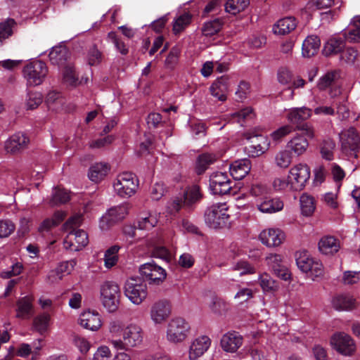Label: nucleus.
<instances>
[{"instance_id": "obj_1", "label": "nucleus", "mask_w": 360, "mask_h": 360, "mask_svg": "<svg viewBox=\"0 0 360 360\" xmlns=\"http://www.w3.org/2000/svg\"><path fill=\"white\" fill-rule=\"evenodd\" d=\"M108 343L115 350L128 351L141 345L143 340V330L136 323H130L124 326L116 319L108 323Z\"/></svg>"}, {"instance_id": "obj_2", "label": "nucleus", "mask_w": 360, "mask_h": 360, "mask_svg": "<svg viewBox=\"0 0 360 360\" xmlns=\"http://www.w3.org/2000/svg\"><path fill=\"white\" fill-rule=\"evenodd\" d=\"M202 198V194L199 186L193 184L187 186L182 197L175 198L169 203L168 209L171 213L178 212L181 208H193Z\"/></svg>"}, {"instance_id": "obj_3", "label": "nucleus", "mask_w": 360, "mask_h": 360, "mask_svg": "<svg viewBox=\"0 0 360 360\" xmlns=\"http://www.w3.org/2000/svg\"><path fill=\"white\" fill-rule=\"evenodd\" d=\"M121 292L117 284L107 281L100 288V300L103 307L109 313L115 312L120 305Z\"/></svg>"}, {"instance_id": "obj_4", "label": "nucleus", "mask_w": 360, "mask_h": 360, "mask_svg": "<svg viewBox=\"0 0 360 360\" xmlns=\"http://www.w3.org/2000/svg\"><path fill=\"white\" fill-rule=\"evenodd\" d=\"M138 186L136 176L131 172L119 174L112 182L114 193L122 198H128L134 195Z\"/></svg>"}, {"instance_id": "obj_5", "label": "nucleus", "mask_w": 360, "mask_h": 360, "mask_svg": "<svg viewBox=\"0 0 360 360\" xmlns=\"http://www.w3.org/2000/svg\"><path fill=\"white\" fill-rule=\"evenodd\" d=\"M48 72L46 63L39 60L28 63L22 69V76L28 86L41 84L46 78Z\"/></svg>"}, {"instance_id": "obj_6", "label": "nucleus", "mask_w": 360, "mask_h": 360, "mask_svg": "<svg viewBox=\"0 0 360 360\" xmlns=\"http://www.w3.org/2000/svg\"><path fill=\"white\" fill-rule=\"evenodd\" d=\"M190 330V324L184 319L174 318L167 324L166 339L172 344L181 343L188 337Z\"/></svg>"}, {"instance_id": "obj_7", "label": "nucleus", "mask_w": 360, "mask_h": 360, "mask_svg": "<svg viewBox=\"0 0 360 360\" xmlns=\"http://www.w3.org/2000/svg\"><path fill=\"white\" fill-rule=\"evenodd\" d=\"M330 347L345 356H352L356 352V344L351 335L345 332H335L330 338Z\"/></svg>"}, {"instance_id": "obj_8", "label": "nucleus", "mask_w": 360, "mask_h": 360, "mask_svg": "<svg viewBox=\"0 0 360 360\" xmlns=\"http://www.w3.org/2000/svg\"><path fill=\"white\" fill-rule=\"evenodd\" d=\"M226 203L219 202L210 205L205 212V221L212 229L224 226L229 218Z\"/></svg>"}, {"instance_id": "obj_9", "label": "nucleus", "mask_w": 360, "mask_h": 360, "mask_svg": "<svg viewBox=\"0 0 360 360\" xmlns=\"http://www.w3.org/2000/svg\"><path fill=\"white\" fill-rule=\"evenodd\" d=\"M311 176L309 167L305 163L293 165L288 172L291 191H300L304 188Z\"/></svg>"}, {"instance_id": "obj_10", "label": "nucleus", "mask_w": 360, "mask_h": 360, "mask_svg": "<svg viewBox=\"0 0 360 360\" xmlns=\"http://www.w3.org/2000/svg\"><path fill=\"white\" fill-rule=\"evenodd\" d=\"M129 206L122 203L118 206L110 208L99 221V228L103 231L109 230L117 222L123 220L129 214Z\"/></svg>"}, {"instance_id": "obj_11", "label": "nucleus", "mask_w": 360, "mask_h": 360, "mask_svg": "<svg viewBox=\"0 0 360 360\" xmlns=\"http://www.w3.org/2000/svg\"><path fill=\"white\" fill-rule=\"evenodd\" d=\"M124 294L133 304L139 305L147 297V285L141 279L129 278L124 285Z\"/></svg>"}, {"instance_id": "obj_12", "label": "nucleus", "mask_w": 360, "mask_h": 360, "mask_svg": "<svg viewBox=\"0 0 360 360\" xmlns=\"http://www.w3.org/2000/svg\"><path fill=\"white\" fill-rule=\"evenodd\" d=\"M340 141L343 153L356 156V153L360 150V136L355 128L343 129L340 134Z\"/></svg>"}, {"instance_id": "obj_13", "label": "nucleus", "mask_w": 360, "mask_h": 360, "mask_svg": "<svg viewBox=\"0 0 360 360\" xmlns=\"http://www.w3.org/2000/svg\"><path fill=\"white\" fill-rule=\"evenodd\" d=\"M139 273L151 285H159L167 277L165 269L153 262L142 264Z\"/></svg>"}, {"instance_id": "obj_14", "label": "nucleus", "mask_w": 360, "mask_h": 360, "mask_svg": "<svg viewBox=\"0 0 360 360\" xmlns=\"http://www.w3.org/2000/svg\"><path fill=\"white\" fill-rule=\"evenodd\" d=\"M89 243L87 233L82 229L71 231L63 240L65 250L77 252L84 248Z\"/></svg>"}, {"instance_id": "obj_15", "label": "nucleus", "mask_w": 360, "mask_h": 360, "mask_svg": "<svg viewBox=\"0 0 360 360\" xmlns=\"http://www.w3.org/2000/svg\"><path fill=\"white\" fill-rule=\"evenodd\" d=\"M231 181L226 173L217 172L210 177V189L214 195H224L231 189Z\"/></svg>"}, {"instance_id": "obj_16", "label": "nucleus", "mask_w": 360, "mask_h": 360, "mask_svg": "<svg viewBox=\"0 0 360 360\" xmlns=\"http://www.w3.org/2000/svg\"><path fill=\"white\" fill-rule=\"evenodd\" d=\"M171 314V306L167 300L153 303L150 309V317L155 325L165 323Z\"/></svg>"}, {"instance_id": "obj_17", "label": "nucleus", "mask_w": 360, "mask_h": 360, "mask_svg": "<svg viewBox=\"0 0 360 360\" xmlns=\"http://www.w3.org/2000/svg\"><path fill=\"white\" fill-rule=\"evenodd\" d=\"M79 325L90 331H98L103 322L101 314L95 310H86L82 312L78 319Z\"/></svg>"}, {"instance_id": "obj_18", "label": "nucleus", "mask_w": 360, "mask_h": 360, "mask_svg": "<svg viewBox=\"0 0 360 360\" xmlns=\"http://www.w3.org/2000/svg\"><path fill=\"white\" fill-rule=\"evenodd\" d=\"M262 244L269 248L278 247L285 238L284 232L278 228H269L264 229L259 235Z\"/></svg>"}, {"instance_id": "obj_19", "label": "nucleus", "mask_w": 360, "mask_h": 360, "mask_svg": "<svg viewBox=\"0 0 360 360\" xmlns=\"http://www.w3.org/2000/svg\"><path fill=\"white\" fill-rule=\"evenodd\" d=\"M255 205L258 211L263 214H274L283 209V202L278 198L270 195L261 197L255 200Z\"/></svg>"}, {"instance_id": "obj_20", "label": "nucleus", "mask_w": 360, "mask_h": 360, "mask_svg": "<svg viewBox=\"0 0 360 360\" xmlns=\"http://www.w3.org/2000/svg\"><path fill=\"white\" fill-rule=\"evenodd\" d=\"M211 339L207 335H200L195 338L188 349L189 360H197L202 356L210 347Z\"/></svg>"}, {"instance_id": "obj_21", "label": "nucleus", "mask_w": 360, "mask_h": 360, "mask_svg": "<svg viewBox=\"0 0 360 360\" xmlns=\"http://www.w3.org/2000/svg\"><path fill=\"white\" fill-rule=\"evenodd\" d=\"M243 338L236 331H229L224 333L220 340L222 350L227 353H235L243 345Z\"/></svg>"}, {"instance_id": "obj_22", "label": "nucleus", "mask_w": 360, "mask_h": 360, "mask_svg": "<svg viewBox=\"0 0 360 360\" xmlns=\"http://www.w3.org/2000/svg\"><path fill=\"white\" fill-rule=\"evenodd\" d=\"M34 297L31 295L19 297L16 301L15 317L27 320L34 314Z\"/></svg>"}, {"instance_id": "obj_23", "label": "nucleus", "mask_w": 360, "mask_h": 360, "mask_svg": "<svg viewBox=\"0 0 360 360\" xmlns=\"http://www.w3.org/2000/svg\"><path fill=\"white\" fill-rule=\"evenodd\" d=\"M266 262L269 267L275 275L283 281H289L291 274L285 265L283 264L282 257L278 254H269L266 257Z\"/></svg>"}, {"instance_id": "obj_24", "label": "nucleus", "mask_w": 360, "mask_h": 360, "mask_svg": "<svg viewBox=\"0 0 360 360\" xmlns=\"http://www.w3.org/2000/svg\"><path fill=\"white\" fill-rule=\"evenodd\" d=\"M29 142L30 139L25 134L18 132L5 141L4 149L7 153L15 154L26 148Z\"/></svg>"}, {"instance_id": "obj_25", "label": "nucleus", "mask_w": 360, "mask_h": 360, "mask_svg": "<svg viewBox=\"0 0 360 360\" xmlns=\"http://www.w3.org/2000/svg\"><path fill=\"white\" fill-rule=\"evenodd\" d=\"M247 139L250 141V145L246 147V149L251 156H259L269 148V141L268 139L263 135L250 136Z\"/></svg>"}, {"instance_id": "obj_26", "label": "nucleus", "mask_w": 360, "mask_h": 360, "mask_svg": "<svg viewBox=\"0 0 360 360\" xmlns=\"http://www.w3.org/2000/svg\"><path fill=\"white\" fill-rule=\"evenodd\" d=\"M311 116V109L307 107L292 108L286 110V119L289 124L295 125V129L297 125H301L302 122L308 120Z\"/></svg>"}, {"instance_id": "obj_27", "label": "nucleus", "mask_w": 360, "mask_h": 360, "mask_svg": "<svg viewBox=\"0 0 360 360\" xmlns=\"http://www.w3.org/2000/svg\"><path fill=\"white\" fill-rule=\"evenodd\" d=\"M231 82L226 76L218 78L210 87L212 96L220 101H225L227 98L226 94L229 91Z\"/></svg>"}, {"instance_id": "obj_28", "label": "nucleus", "mask_w": 360, "mask_h": 360, "mask_svg": "<svg viewBox=\"0 0 360 360\" xmlns=\"http://www.w3.org/2000/svg\"><path fill=\"white\" fill-rule=\"evenodd\" d=\"M340 248V240L331 236L321 237L318 243L319 251L325 255H333L337 253Z\"/></svg>"}, {"instance_id": "obj_29", "label": "nucleus", "mask_w": 360, "mask_h": 360, "mask_svg": "<svg viewBox=\"0 0 360 360\" xmlns=\"http://www.w3.org/2000/svg\"><path fill=\"white\" fill-rule=\"evenodd\" d=\"M204 302L210 311L215 314H221L229 310L228 303L212 292L205 297Z\"/></svg>"}, {"instance_id": "obj_30", "label": "nucleus", "mask_w": 360, "mask_h": 360, "mask_svg": "<svg viewBox=\"0 0 360 360\" xmlns=\"http://www.w3.org/2000/svg\"><path fill=\"white\" fill-rule=\"evenodd\" d=\"M76 264L77 262L74 259L60 263L55 270L49 272L48 275L49 280L52 283L61 280L65 275L71 273Z\"/></svg>"}, {"instance_id": "obj_31", "label": "nucleus", "mask_w": 360, "mask_h": 360, "mask_svg": "<svg viewBox=\"0 0 360 360\" xmlns=\"http://www.w3.org/2000/svg\"><path fill=\"white\" fill-rule=\"evenodd\" d=\"M297 19L292 16L281 18L274 24L273 32L278 35L288 34L297 27Z\"/></svg>"}, {"instance_id": "obj_32", "label": "nucleus", "mask_w": 360, "mask_h": 360, "mask_svg": "<svg viewBox=\"0 0 360 360\" xmlns=\"http://www.w3.org/2000/svg\"><path fill=\"white\" fill-rule=\"evenodd\" d=\"M251 163L248 159L236 160L229 167L230 174L236 180H241L250 171Z\"/></svg>"}, {"instance_id": "obj_33", "label": "nucleus", "mask_w": 360, "mask_h": 360, "mask_svg": "<svg viewBox=\"0 0 360 360\" xmlns=\"http://www.w3.org/2000/svg\"><path fill=\"white\" fill-rule=\"evenodd\" d=\"M110 167L105 162H96L90 166L88 170V178L94 183L101 181L110 172Z\"/></svg>"}, {"instance_id": "obj_34", "label": "nucleus", "mask_w": 360, "mask_h": 360, "mask_svg": "<svg viewBox=\"0 0 360 360\" xmlns=\"http://www.w3.org/2000/svg\"><path fill=\"white\" fill-rule=\"evenodd\" d=\"M309 147V142L307 138L302 134H295L287 143V148L290 153L297 156L303 155Z\"/></svg>"}, {"instance_id": "obj_35", "label": "nucleus", "mask_w": 360, "mask_h": 360, "mask_svg": "<svg viewBox=\"0 0 360 360\" xmlns=\"http://www.w3.org/2000/svg\"><path fill=\"white\" fill-rule=\"evenodd\" d=\"M332 305L338 311H352L356 307L355 298L349 295H340L333 297Z\"/></svg>"}, {"instance_id": "obj_36", "label": "nucleus", "mask_w": 360, "mask_h": 360, "mask_svg": "<svg viewBox=\"0 0 360 360\" xmlns=\"http://www.w3.org/2000/svg\"><path fill=\"white\" fill-rule=\"evenodd\" d=\"M158 223V214L155 212H141L137 219V227L141 230L149 231Z\"/></svg>"}, {"instance_id": "obj_37", "label": "nucleus", "mask_w": 360, "mask_h": 360, "mask_svg": "<svg viewBox=\"0 0 360 360\" xmlns=\"http://www.w3.org/2000/svg\"><path fill=\"white\" fill-rule=\"evenodd\" d=\"M321 41L317 36L307 37L302 43V53L304 57H311L319 50Z\"/></svg>"}, {"instance_id": "obj_38", "label": "nucleus", "mask_w": 360, "mask_h": 360, "mask_svg": "<svg viewBox=\"0 0 360 360\" xmlns=\"http://www.w3.org/2000/svg\"><path fill=\"white\" fill-rule=\"evenodd\" d=\"M345 47V41L339 37H332L324 44L323 53L326 56L337 54Z\"/></svg>"}, {"instance_id": "obj_39", "label": "nucleus", "mask_w": 360, "mask_h": 360, "mask_svg": "<svg viewBox=\"0 0 360 360\" xmlns=\"http://www.w3.org/2000/svg\"><path fill=\"white\" fill-rule=\"evenodd\" d=\"M49 56L53 64L63 65L69 56V51L65 46H58L52 48Z\"/></svg>"}, {"instance_id": "obj_40", "label": "nucleus", "mask_w": 360, "mask_h": 360, "mask_svg": "<svg viewBox=\"0 0 360 360\" xmlns=\"http://www.w3.org/2000/svg\"><path fill=\"white\" fill-rule=\"evenodd\" d=\"M301 213L305 217H310L316 210V202L313 196L307 193H302L300 198Z\"/></svg>"}, {"instance_id": "obj_41", "label": "nucleus", "mask_w": 360, "mask_h": 360, "mask_svg": "<svg viewBox=\"0 0 360 360\" xmlns=\"http://www.w3.org/2000/svg\"><path fill=\"white\" fill-rule=\"evenodd\" d=\"M345 38L350 43H360V15L352 18L349 30L345 33Z\"/></svg>"}, {"instance_id": "obj_42", "label": "nucleus", "mask_w": 360, "mask_h": 360, "mask_svg": "<svg viewBox=\"0 0 360 360\" xmlns=\"http://www.w3.org/2000/svg\"><path fill=\"white\" fill-rule=\"evenodd\" d=\"M218 157L213 153H203L198 156L196 160L195 170L198 174L205 172L209 166L213 164Z\"/></svg>"}, {"instance_id": "obj_43", "label": "nucleus", "mask_w": 360, "mask_h": 360, "mask_svg": "<svg viewBox=\"0 0 360 360\" xmlns=\"http://www.w3.org/2000/svg\"><path fill=\"white\" fill-rule=\"evenodd\" d=\"M339 77L340 74L338 71L333 70L328 72L319 78L316 85L317 88L320 91H324L333 86Z\"/></svg>"}, {"instance_id": "obj_44", "label": "nucleus", "mask_w": 360, "mask_h": 360, "mask_svg": "<svg viewBox=\"0 0 360 360\" xmlns=\"http://www.w3.org/2000/svg\"><path fill=\"white\" fill-rule=\"evenodd\" d=\"M63 82L68 86H76L79 84L78 75L71 64L64 67L62 70Z\"/></svg>"}, {"instance_id": "obj_45", "label": "nucleus", "mask_w": 360, "mask_h": 360, "mask_svg": "<svg viewBox=\"0 0 360 360\" xmlns=\"http://www.w3.org/2000/svg\"><path fill=\"white\" fill-rule=\"evenodd\" d=\"M43 95L39 91H28L25 99V108L27 110L37 109L43 102Z\"/></svg>"}, {"instance_id": "obj_46", "label": "nucleus", "mask_w": 360, "mask_h": 360, "mask_svg": "<svg viewBox=\"0 0 360 360\" xmlns=\"http://www.w3.org/2000/svg\"><path fill=\"white\" fill-rule=\"evenodd\" d=\"M45 103L49 110H57L63 104V99L59 91L51 90L45 98Z\"/></svg>"}, {"instance_id": "obj_47", "label": "nucleus", "mask_w": 360, "mask_h": 360, "mask_svg": "<svg viewBox=\"0 0 360 360\" xmlns=\"http://www.w3.org/2000/svg\"><path fill=\"white\" fill-rule=\"evenodd\" d=\"M120 246L115 245L109 248L104 254V266L107 269H110L116 265L118 262V252Z\"/></svg>"}, {"instance_id": "obj_48", "label": "nucleus", "mask_w": 360, "mask_h": 360, "mask_svg": "<svg viewBox=\"0 0 360 360\" xmlns=\"http://www.w3.org/2000/svg\"><path fill=\"white\" fill-rule=\"evenodd\" d=\"M231 270L238 272L240 276L253 274L256 272L255 267L246 260H238L233 263Z\"/></svg>"}, {"instance_id": "obj_49", "label": "nucleus", "mask_w": 360, "mask_h": 360, "mask_svg": "<svg viewBox=\"0 0 360 360\" xmlns=\"http://www.w3.org/2000/svg\"><path fill=\"white\" fill-rule=\"evenodd\" d=\"M70 199V196L68 191L59 188H55L53 191L51 198L49 200V204L52 206L58 205L66 203Z\"/></svg>"}, {"instance_id": "obj_50", "label": "nucleus", "mask_w": 360, "mask_h": 360, "mask_svg": "<svg viewBox=\"0 0 360 360\" xmlns=\"http://www.w3.org/2000/svg\"><path fill=\"white\" fill-rule=\"evenodd\" d=\"M249 4V0H228L225 5V10L227 13L236 15L244 11Z\"/></svg>"}, {"instance_id": "obj_51", "label": "nucleus", "mask_w": 360, "mask_h": 360, "mask_svg": "<svg viewBox=\"0 0 360 360\" xmlns=\"http://www.w3.org/2000/svg\"><path fill=\"white\" fill-rule=\"evenodd\" d=\"M72 343L82 354H87L91 347V343L86 337L77 334L72 336Z\"/></svg>"}, {"instance_id": "obj_52", "label": "nucleus", "mask_w": 360, "mask_h": 360, "mask_svg": "<svg viewBox=\"0 0 360 360\" xmlns=\"http://www.w3.org/2000/svg\"><path fill=\"white\" fill-rule=\"evenodd\" d=\"M222 27V22L219 19H214L205 22L202 28V34L205 37H212L217 34Z\"/></svg>"}, {"instance_id": "obj_53", "label": "nucleus", "mask_w": 360, "mask_h": 360, "mask_svg": "<svg viewBox=\"0 0 360 360\" xmlns=\"http://www.w3.org/2000/svg\"><path fill=\"white\" fill-rule=\"evenodd\" d=\"M259 283L264 292H275L278 289V285L269 274H262L259 276Z\"/></svg>"}, {"instance_id": "obj_54", "label": "nucleus", "mask_w": 360, "mask_h": 360, "mask_svg": "<svg viewBox=\"0 0 360 360\" xmlns=\"http://www.w3.org/2000/svg\"><path fill=\"white\" fill-rule=\"evenodd\" d=\"M50 319V315L46 313L36 316L33 321L34 329L41 334L45 333L49 328Z\"/></svg>"}, {"instance_id": "obj_55", "label": "nucleus", "mask_w": 360, "mask_h": 360, "mask_svg": "<svg viewBox=\"0 0 360 360\" xmlns=\"http://www.w3.org/2000/svg\"><path fill=\"white\" fill-rule=\"evenodd\" d=\"M191 15L185 13L177 17L173 23V32L174 34H179L182 32L191 22Z\"/></svg>"}, {"instance_id": "obj_56", "label": "nucleus", "mask_w": 360, "mask_h": 360, "mask_svg": "<svg viewBox=\"0 0 360 360\" xmlns=\"http://www.w3.org/2000/svg\"><path fill=\"white\" fill-rule=\"evenodd\" d=\"M295 131V128L294 126L288 124L278 127L277 129L271 132L270 136L272 140L278 141Z\"/></svg>"}, {"instance_id": "obj_57", "label": "nucleus", "mask_w": 360, "mask_h": 360, "mask_svg": "<svg viewBox=\"0 0 360 360\" xmlns=\"http://www.w3.org/2000/svg\"><path fill=\"white\" fill-rule=\"evenodd\" d=\"M276 164L281 168H287L292 162L291 153L283 150L278 152L275 156Z\"/></svg>"}, {"instance_id": "obj_58", "label": "nucleus", "mask_w": 360, "mask_h": 360, "mask_svg": "<svg viewBox=\"0 0 360 360\" xmlns=\"http://www.w3.org/2000/svg\"><path fill=\"white\" fill-rule=\"evenodd\" d=\"M15 25V22L13 19L0 23V42L12 35Z\"/></svg>"}, {"instance_id": "obj_59", "label": "nucleus", "mask_w": 360, "mask_h": 360, "mask_svg": "<svg viewBox=\"0 0 360 360\" xmlns=\"http://www.w3.org/2000/svg\"><path fill=\"white\" fill-rule=\"evenodd\" d=\"M335 143L332 140L324 141L321 146V154L323 158L331 160L333 158Z\"/></svg>"}, {"instance_id": "obj_60", "label": "nucleus", "mask_w": 360, "mask_h": 360, "mask_svg": "<svg viewBox=\"0 0 360 360\" xmlns=\"http://www.w3.org/2000/svg\"><path fill=\"white\" fill-rule=\"evenodd\" d=\"M112 352L108 346H99L93 354L92 360H110Z\"/></svg>"}, {"instance_id": "obj_61", "label": "nucleus", "mask_w": 360, "mask_h": 360, "mask_svg": "<svg viewBox=\"0 0 360 360\" xmlns=\"http://www.w3.org/2000/svg\"><path fill=\"white\" fill-rule=\"evenodd\" d=\"M321 200L328 207L335 210L338 207V193L333 192H327L322 195Z\"/></svg>"}, {"instance_id": "obj_62", "label": "nucleus", "mask_w": 360, "mask_h": 360, "mask_svg": "<svg viewBox=\"0 0 360 360\" xmlns=\"http://www.w3.org/2000/svg\"><path fill=\"white\" fill-rule=\"evenodd\" d=\"M88 63L90 65H98L102 60V53L96 48V46H92L87 54Z\"/></svg>"}, {"instance_id": "obj_63", "label": "nucleus", "mask_w": 360, "mask_h": 360, "mask_svg": "<svg viewBox=\"0 0 360 360\" xmlns=\"http://www.w3.org/2000/svg\"><path fill=\"white\" fill-rule=\"evenodd\" d=\"M179 54L180 50L179 48L173 47L171 49L165 62L167 68L173 69L175 67L178 63Z\"/></svg>"}, {"instance_id": "obj_64", "label": "nucleus", "mask_w": 360, "mask_h": 360, "mask_svg": "<svg viewBox=\"0 0 360 360\" xmlns=\"http://www.w3.org/2000/svg\"><path fill=\"white\" fill-rule=\"evenodd\" d=\"M360 281V271H346L343 273L342 281L345 285H353Z\"/></svg>"}]
</instances>
